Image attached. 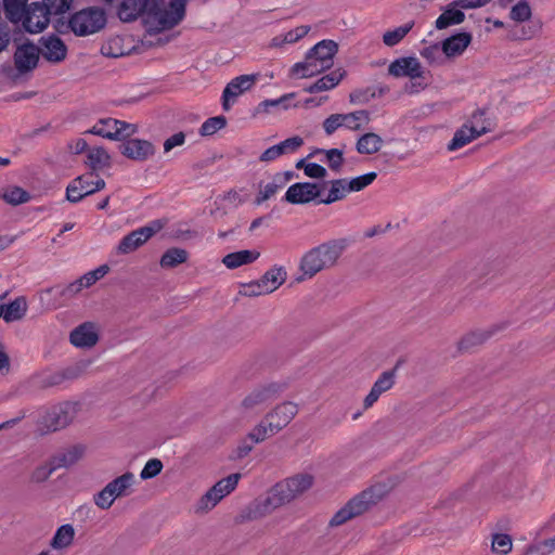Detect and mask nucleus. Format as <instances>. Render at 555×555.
<instances>
[{
    "mask_svg": "<svg viewBox=\"0 0 555 555\" xmlns=\"http://www.w3.org/2000/svg\"><path fill=\"white\" fill-rule=\"evenodd\" d=\"M186 1L170 0L166 9L165 0H122L117 14L122 22H132L141 14H147L156 21L158 30H168L179 25L184 18Z\"/></svg>",
    "mask_w": 555,
    "mask_h": 555,
    "instance_id": "1",
    "label": "nucleus"
},
{
    "mask_svg": "<svg viewBox=\"0 0 555 555\" xmlns=\"http://www.w3.org/2000/svg\"><path fill=\"white\" fill-rule=\"evenodd\" d=\"M312 483L313 477L309 474H299L278 482L263 501L255 504V515L262 516L271 513L307 491Z\"/></svg>",
    "mask_w": 555,
    "mask_h": 555,
    "instance_id": "2",
    "label": "nucleus"
},
{
    "mask_svg": "<svg viewBox=\"0 0 555 555\" xmlns=\"http://www.w3.org/2000/svg\"><path fill=\"white\" fill-rule=\"evenodd\" d=\"M347 246L346 238H338L327 241L308 250L300 260L302 276L297 281L311 279L320 271L335 266Z\"/></svg>",
    "mask_w": 555,
    "mask_h": 555,
    "instance_id": "3",
    "label": "nucleus"
},
{
    "mask_svg": "<svg viewBox=\"0 0 555 555\" xmlns=\"http://www.w3.org/2000/svg\"><path fill=\"white\" fill-rule=\"evenodd\" d=\"M298 405L292 401H284L266 414L263 420L247 435V439L255 443L264 441L285 428L297 415Z\"/></svg>",
    "mask_w": 555,
    "mask_h": 555,
    "instance_id": "4",
    "label": "nucleus"
},
{
    "mask_svg": "<svg viewBox=\"0 0 555 555\" xmlns=\"http://www.w3.org/2000/svg\"><path fill=\"white\" fill-rule=\"evenodd\" d=\"M384 486L376 485L363 490L361 493L348 501L330 520L331 527H337L346 521L363 514L371 506L378 503L385 495Z\"/></svg>",
    "mask_w": 555,
    "mask_h": 555,
    "instance_id": "5",
    "label": "nucleus"
},
{
    "mask_svg": "<svg viewBox=\"0 0 555 555\" xmlns=\"http://www.w3.org/2000/svg\"><path fill=\"white\" fill-rule=\"evenodd\" d=\"M106 25L105 12L100 8H87L73 14L67 27L77 36L94 34Z\"/></svg>",
    "mask_w": 555,
    "mask_h": 555,
    "instance_id": "6",
    "label": "nucleus"
},
{
    "mask_svg": "<svg viewBox=\"0 0 555 555\" xmlns=\"http://www.w3.org/2000/svg\"><path fill=\"white\" fill-rule=\"evenodd\" d=\"M73 0H42V2L35 1L30 3V15L39 12L38 21L35 25L28 24L27 33L37 34L42 31L50 22V15H59L67 12L72 7ZM33 16H28L27 23H31Z\"/></svg>",
    "mask_w": 555,
    "mask_h": 555,
    "instance_id": "7",
    "label": "nucleus"
},
{
    "mask_svg": "<svg viewBox=\"0 0 555 555\" xmlns=\"http://www.w3.org/2000/svg\"><path fill=\"white\" fill-rule=\"evenodd\" d=\"M242 475L231 474L216 482L198 501L197 513L208 512L214 508L224 496L230 494L237 486Z\"/></svg>",
    "mask_w": 555,
    "mask_h": 555,
    "instance_id": "8",
    "label": "nucleus"
},
{
    "mask_svg": "<svg viewBox=\"0 0 555 555\" xmlns=\"http://www.w3.org/2000/svg\"><path fill=\"white\" fill-rule=\"evenodd\" d=\"M165 223L166 222L162 219H155L146 225L131 231L119 242L117 253L126 255L137 250L147 240L159 232L165 227Z\"/></svg>",
    "mask_w": 555,
    "mask_h": 555,
    "instance_id": "9",
    "label": "nucleus"
},
{
    "mask_svg": "<svg viewBox=\"0 0 555 555\" xmlns=\"http://www.w3.org/2000/svg\"><path fill=\"white\" fill-rule=\"evenodd\" d=\"M286 387L287 385L285 383L279 382L260 385L243 399L242 406L245 410H254L263 403L275 400Z\"/></svg>",
    "mask_w": 555,
    "mask_h": 555,
    "instance_id": "10",
    "label": "nucleus"
},
{
    "mask_svg": "<svg viewBox=\"0 0 555 555\" xmlns=\"http://www.w3.org/2000/svg\"><path fill=\"white\" fill-rule=\"evenodd\" d=\"M260 74L241 75L233 78L222 92V108L228 112L236 99L244 92L250 90L259 80Z\"/></svg>",
    "mask_w": 555,
    "mask_h": 555,
    "instance_id": "11",
    "label": "nucleus"
},
{
    "mask_svg": "<svg viewBox=\"0 0 555 555\" xmlns=\"http://www.w3.org/2000/svg\"><path fill=\"white\" fill-rule=\"evenodd\" d=\"M39 56L40 48L30 40L18 44L13 55L17 74L21 76L33 72L38 66Z\"/></svg>",
    "mask_w": 555,
    "mask_h": 555,
    "instance_id": "12",
    "label": "nucleus"
},
{
    "mask_svg": "<svg viewBox=\"0 0 555 555\" xmlns=\"http://www.w3.org/2000/svg\"><path fill=\"white\" fill-rule=\"evenodd\" d=\"M90 173L75 178L66 188V199L70 203H78L88 195H91L105 188V181L98 179L89 180Z\"/></svg>",
    "mask_w": 555,
    "mask_h": 555,
    "instance_id": "13",
    "label": "nucleus"
},
{
    "mask_svg": "<svg viewBox=\"0 0 555 555\" xmlns=\"http://www.w3.org/2000/svg\"><path fill=\"white\" fill-rule=\"evenodd\" d=\"M75 405L66 402L50 409L42 417L41 424L48 431L66 427L74 418Z\"/></svg>",
    "mask_w": 555,
    "mask_h": 555,
    "instance_id": "14",
    "label": "nucleus"
},
{
    "mask_svg": "<svg viewBox=\"0 0 555 555\" xmlns=\"http://www.w3.org/2000/svg\"><path fill=\"white\" fill-rule=\"evenodd\" d=\"M322 188L314 182H297L292 184L285 195L284 201L294 205L308 204L321 196Z\"/></svg>",
    "mask_w": 555,
    "mask_h": 555,
    "instance_id": "15",
    "label": "nucleus"
},
{
    "mask_svg": "<svg viewBox=\"0 0 555 555\" xmlns=\"http://www.w3.org/2000/svg\"><path fill=\"white\" fill-rule=\"evenodd\" d=\"M118 150L121 155L135 162H145L155 154L153 143L142 139H128L119 144Z\"/></svg>",
    "mask_w": 555,
    "mask_h": 555,
    "instance_id": "16",
    "label": "nucleus"
},
{
    "mask_svg": "<svg viewBox=\"0 0 555 555\" xmlns=\"http://www.w3.org/2000/svg\"><path fill=\"white\" fill-rule=\"evenodd\" d=\"M388 74L393 77H409L411 80L422 78L424 69L416 57L406 56L396 59L388 66Z\"/></svg>",
    "mask_w": 555,
    "mask_h": 555,
    "instance_id": "17",
    "label": "nucleus"
},
{
    "mask_svg": "<svg viewBox=\"0 0 555 555\" xmlns=\"http://www.w3.org/2000/svg\"><path fill=\"white\" fill-rule=\"evenodd\" d=\"M338 51V44L333 40H322L311 48L307 54L308 60L318 64V69L323 72L333 65V57Z\"/></svg>",
    "mask_w": 555,
    "mask_h": 555,
    "instance_id": "18",
    "label": "nucleus"
},
{
    "mask_svg": "<svg viewBox=\"0 0 555 555\" xmlns=\"http://www.w3.org/2000/svg\"><path fill=\"white\" fill-rule=\"evenodd\" d=\"M41 44L40 54L51 63H59L65 60L67 48L63 40L55 36H42L39 40Z\"/></svg>",
    "mask_w": 555,
    "mask_h": 555,
    "instance_id": "19",
    "label": "nucleus"
},
{
    "mask_svg": "<svg viewBox=\"0 0 555 555\" xmlns=\"http://www.w3.org/2000/svg\"><path fill=\"white\" fill-rule=\"evenodd\" d=\"M304 139L299 135L288 138L279 144L268 147L260 156L262 163H270L282 155L293 154L304 145Z\"/></svg>",
    "mask_w": 555,
    "mask_h": 555,
    "instance_id": "20",
    "label": "nucleus"
},
{
    "mask_svg": "<svg viewBox=\"0 0 555 555\" xmlns=\"http://www.w3.org/2000/svg\"><path fill=\"white\" fill-rule=\"evenodd\" d=\"M3 10L5 17L13 24L22 22L23 28L27 31L28 23L26 20L30 16V4L27 0H3ZM36 22L29 23L34 26Z\"/></svg>",
    "mask_w": 555,
    "mask_h": 555,
    "instance_id": "21",
    "label": "nucleus"
},
{
    "mask_svg": "<svg viewBox=\"0 0 555 555\" xmlns=\"http://www.w3.org/2000/svg\"><path fill=\"white\" fill-rule=\"evenodd\" d=\"M397 366L392 370L383 372L377 380L374 383L367 396L364 398V409L371 408L383 395L388 391L395 385Z\"/></svg>",
    "mask_w": 555,
    "mask_h": 555,
    "instance_id": "22",
    "label": "nucleus"
},
{
    "mask_svg": "<svg viewBox=\"0 0 555 555\" xmlns=\"http://www.w3.org/2000/svg\"><path fill=\"white\" fill-rule=\"evenodd\" d=\"M99 340L95 325L91 322H85L74 328L69 335V341L79 348L93 347Z\"/></svg>",
    "mask_w": 555,
    "mask_h": 555,
    "instance_id": "23",
    "label": "nucleus"
},
{
    "mask_svg": "<svg viewBox=\"0 0 555 555\" xmlns=\"http://www.w3.org/2000/svg\"><path fill=\"white\" fill-rule=\"evenodd\" d=\"M472 41V35L463 31L455 34L441 43L442 53L448 57L461 55Z\"/></svg>",
    "mask_w": 555,
    "mask_h": 555,
    "instance_id": "24",
    "label": "nucleus"
},
{
    "mask_svg": "<svg viewBox=\"0 0 555 555\" xmlns=\"http://www.w3.org/2000/svg\"><path fill=\"white\" fill-rule=\"evenodd\" d=\"M467 124L477 130L479 137L493 131L496 127L495 118L488 115L487 108L474 111L467 119Z\"/></svg>",
    "mask_w": 555,
    "mask_h": 555,
    "instance_id": "25",
    "label": "nucleus"
},
{
    "mask_svg": "<svg viewBox=\"0 0 555 555\" xmlns=\"http://www.w3.org/2000/svg\"><path fill=\"white\" fill-rule=\"evenodd\" d=\"M86 133L99 135L108 140L120 141V132L117 129V119L102 118Z\"/></svg>",
    "mask_w": 555,
    "mask_h": 555,
    "instance_id": "26",
    "label": "nucleus"
},
{
    "mask_svg": "<svg viewBox=\"0 0 555 555\" xmlns=\"http://www.w3.org/2000/svg\"><path fill=\"white\" fill-rule=\"evenodd\" d=\"M460 7L451 2L446 10L436 20L435 26L437 29H444L452 25H459L464 22L465 14Z\"/></svg>",
    "mask_w": 555,
    "mask_h": 555,
    "instance_id": "27",
    "label": "nucleus"
},
{
    "mask_svg": "<svg viewBox=\"0 0 555 555\" xmlns=\"http://www.w3.org/2000/svg\"><path fill=\"white\" fill-rule=\"evenodd\" d=\"M346 72L341 69H336L331 72L330 74L324 75L320 79H318L311 86L305 88V91L308 93H318L326 90H331L335 88L344 78Z\"/></svg>",
    "mask_w": 555,
    "mask_h": 555,
    "instance_id": "28",
    "label": "nucleus"
},
{
    "mask_svg": "<svg viewBox=\"0 0 555 555\" xmlns=\"http://www.w3.org/2000/svg\"><path fill=\"white\" fill-rule=\"evenodd\" d=\"M85 452L82 446H73L64 451L55 454L51 460L53 462V468L69 467L77 463Z\"/></svg>",
    "mask_w": 555,
    "mask_h": 555,
    "instance_id": "29",
    "label": "nucleus"
},
{
    "mask_svg": "<svg viewBox=\"0 0 555 555\" xmlns=\"http://www.w3.org/2000/svg\"><path fill=\"white\" fill-rule=\"evenodd\" d=\"M326 184H330L328 194L324 198H320L318 201L319 204H325L330 205L335 202L344 199L347 194L349 193L348 186H347V179H335L330 182H324L321 186H325Z\"/></svg>",
    "mask_w": 555,
    "mask_h": 555,
    "instance_id": "30",
    "label": "nucleus"
},
{
    "mask_svg": "<svg viewBox=\"0 0 555 555\" xmlns=\"http://www.w3.org/2000/svg\"><path fill=\"white\" fill-rule=\"evenodd\" d=\"M478 132L475 128H472L467 121L457 129L453 135V139L448 144L449 151H456L467 145L472 141L478 139Z\"/></svg>",
    "mask_w": 555,
    "mask_h": 555,
    "instance_id": "31",
    "label": "nucleus"
},
{
    "mask_svg": "<svg viewBox=\"0 0 555 555\" xmlns=\"http://www.w3.org/2000/svg\"><path fill=\"white\" fill-rule=\"evenodd\" d=\"M260 253L257 250H240L225 255L222 263L229 269H235L243 264H248L257 260Z\"/></svg>",
    "mask_w": 555,
    "mask_h": 555,
    "instance_id": "32",
    "label": "nucleus"
},
{
    "mask_svg": "<svg viewBox=\"0 0 555 555\" xmlns=\"http://www.w3.org/2000/svg\"><path fill=\"white\" fill-rule=\"evenodd\" d=\"M86 165L92 170L90 176H93L94 171L111 166V156L104 147L99 146L89 149Z\"/></svg>",
    "mask_w": 555,
    "mask_h": 555,
    "instance_id": "33",
    "label": "nucleus"
},
{
    "mask_svg": "<svg viewBox=\"0 0 555 555\" xmlns=\"http://www.w3.org/2000/svg\"><path fill=\"white\" fill-rule=\"evenodd\" d=\"M383 142V139L378 134L367 132L358 139L356 150L359 154H375L380 150Z\"/></svg>",
    "mask_w": 555,
    "mask_h": 555,
    "instance_id": "34",
    "label": "nucleus"
},
{
    "mask_svg": "<svg viewBox=\"0 0 555 555\" xmlns=\"http://www.w3.org/2000/svg\"><path fill=\"white\" fill-rule=\"evenodd\" d=\"M3 319L5 322H14L21 320L27 311V302L25 297L20 296L9 305L1 306Z\"/></svg>",
    "mask_w": 555,
    "mask_h": 555,
    "instance_id": "35",
    "label": "nucleus"
},
{
    "mask_svg": "<svg viewBox=\"0 0 555 555\" xmlns=\"http://www.w3.org/2000/svg\"><path fill=\"white\" fill-rule=\"evenodd\" d=\"M134 481V475L130 472L122 474L121 476L109 481L105 488L111 492L114 500L127 495V490L132 486Z\"/></svg>",
    "mask_w": 555,
    "mask_h": 555,
    "instance_id": "36",
    "label": "nucleus"
},
{
    "mask_svg": "<svg viewBox=\"0 0 555 555\" xmlns=\"http://www.w3.org/2000/svg\"><path fill=\"white\" fill-rule=\"evenodd\" d=\"M498 327H491L490 330H478L474 331L466 336H464L459 343V348L461 350H469L470 348L485 343L488 338H490L495 332Z\"/></svg>",
    "mask_w": 555,
    "mask_h": 555,
    "instance_id": "37",
    "label": "nucleus"
},
{
    "mask_svg": "<svg viewBox=\"0 0 555 555\" xmlns=\"http://www.w3.org/2000/svg\"><path fill=\"white\" fill-rule=\"evenodd\" d=\"M75 537V529L72 525L66 524L62 525L57 528L56 532L54 533L50 546L54 550H63L68 547Z\"/></svg>",
    "mask_w": 555,
    "mask_h": 555,
    "instance_id": "38",
    "label": "nucleus"
},
{
    "mask_svg": "<svg viewBox=\"0 0 555 555\" xmlns=\"http://www.w3.org/2000/svg\"><path fill=\"white\" fill-rule=\"evenodd\" d=\"M287 273L283 267H274L268 270L259 280L264 287H268V293L278 289L286 280Z\"/></svg>",
    "mask_w": 555,
    "mask_h": 555,
    "instance_id": "39",
    "label": "nucleus"
},
{
    "mask_svg": "<svg viewBox=\"0 0 555 555\" xmlns=\"http://www.w3.org/2000/svg\"><path fill=\"white\" fill-rule=\"evenodd\" d=\"M189 254L185 249L179 247H171L167 249L159 261L162 268L171 269L185 262L188 260Z\"/></svg>",
    "mask_w": 555,
    "mask_h": 555,
    "instance_id": "40",
    "label": "nucleus"
},
{
    "mask_svg": "<svg viewBox=\"0 0 555 555\" xmlns=\"http://www.w3.org/2000/svg\"><path fill=\"white\" fill-rule=\"evenodd\" d=\"M285 184V181H282V173H276L273 178L272 182L267 183L266 185H262V183L259 184V193L255 198V204L260 205L263 202L271 198L279 189H281Z\"/></svg>",
    "mask_w": 555,
    "mask_h": 555,
    "instance_id": "41",
    "label": "nucleus"
},
{
    "mask_svg": "<svg viewBox=\"0 0 555 555\" xmlns=\"http://www.w3.org/2000/svg\"><path fill=\"white\" fill-rule=\"evenodd\" d=\"M81 291H82L81 283H79L78 280H76L66 286L50 287L46 291V293H48V294L53 293L54 296H57L60 298L59 305H63L65 301L73 298Z\"/></svg>",
    "mask_w": 555,
    "mask_h": 555,
    "instance_id": "42",
    "label": "nucleus"
},
{
    "mask_svg": "<svg viewBox=\"0 0 555 555\" xmlns=\"http://www.w3.org/2000/svg\"><path fill=\"white\" fill-rule=\"evenodd\" d=\"M362 119H364L365 122H369L370 120V113L365 109L356 111L348 114H340L343 126L353 131L361 129L360 121Z\"/></svg>",
    "mask_w": 555,
    "mask_h": 555,
    "instance_id": "43",
    "label": "nucleus"
},
{
    "mask_svg": "<svg viewBox=\"0 0 555 555\" xmlns=\"http://www.w3.org/2000/svg\"><path fill=\"white\" fill-rule=\"evenodd\" d=\"M317 153H324L327 159L328 167L333 171H339L344 164V153L343 150L339 149H331V150H322L318 149L314 153H311L309 157L313 156Z\"/></svg>",
    "mask_w": 555,
    "mask_h": 555,
    "instance_id": "44",
    "label": "nucleus"
},
{
    "mask_svg": "<svg viewBox=\"0 0 555 555\" xmlns=\"http://www.w3.org/2000/svg\"><path fill=\"white\" fill-rule=\"evenodd\" d=\"M413 24H405L395 28L393 30H388L383 35V42L387 47H393L398 44L412 29Z\"/></svg>",
    "mask_w": 555,
    "mask_h": 555,
    "instance_id": "45",
    "label": "nucleus"
},
{
    "mask_svg": "<svg viewBox=\"0 0 555 555\" xmlns=\"http://www.w3.org/2000/svg\"><path fill=\"white\" fill-rule=\"evenodd\" d=\"M227 126V118L222 115L210 117L203 122L199 128V134L202 137H209L215 134L218 130Z\"/></svg>",
    "mask_w": 555,
    "mask_h": 555,
    "instance_id": "46",
    "label": "nucleus"
},
{
    "mask_svg": "<svg viewBox=\"0 0 555 555\" xmlns=\"http://www.w3.org/2000/svg\"><path fill=\"white\" fill-rule=\"evenodd\" d=\"M2 197L8 204L16 206L29 202L31 196L24 189L20 186H13L11 189H8L3 193Z\"/></svg>",
    "mask_w": 555,
    "mask_h": 555,
    "instance_id": "47",
    "label": "nucleus"
},
{
    "mask_svg": "<svg viewBox=\"0 0 555 555\" xmlns=\"http://www.w3.org/2000/svg\"><path fill=\"white\" fill-rule=\"evenodd\" d=\"M292 73L294 75H300L302 78H308L320 73V69H318V64L312 60H308V54H306L304 62H299L293 65Z\"/></svg>",
    "mask_w": 555,
    "mask_h": 555,
    "instance_id": "48",
    "label": "nucleus"
},
{
    "mask_svg": "<svg viewBox=\"0 0 555 555\" xmlns=\"http://www.w3.org/2000/svg\"><path fill=\"white\" fill-rule=\"evenodd\" d=\"M377 178V173L372 171L365 175L352 178L350 180L347 179V186L350 192H360L369 186L374 180Z\"/></svg>",
    "mask_w": 555,
    "mask_h": 555,
    "instance_id": "49",
    "label": "nucleus"
},
{
    "mask_svg": "<svg viewBox=\"0 0 555 555\" xmlns=\"http://www.w3.org/2000/svg\"><path fill=\"white\" fill-rule=\"evenodd\" d=\"M513 546L512 538L506 533H495L492 538V551L500 555H506Z\"/></svg>",
    "mask_w": 555,
    "mask_h": 555,
    "instance_id": "50",
    "label": "nucleus"
},
{
    "mask_svg": "<svg viewBox=\"0 0 555 555\" xmlns=\"http://www.w3.org/2000/svg\"><path fill=\"white\" fill-rule=\"evenodd\" d=\"M509 16L515 22H525L531 17V8L526 0L519 1L515 4Z\"/></svg>",
    "mask_w": 555,
    "mask_h": 555,
    "instance_id": "51",
    "label": "nucleus"
},
{
    "mask_svg": "<svg viewBox=\"0 0 555 555\" xmlns=\"http://www.w3.org/2000/svg\"><path fill=\"white\" fill-rule=\"evenodd\" d=\"M374 98H376V89L374 87L358 89L349 94V101L353 104H365Z\"/></svg>",
    "mask_w": 555,
    "mask_h": 555,
    "instance_id": "52",
    "label": "nucleus"
},
{
    "mask_svg": "<svg viewBox=\"0 0 555 555\" xmlns=\"http://www.w3.org/2000/svg\"><path fill=\"white\" fill-rule=\"evenodd\" d=\"M162 469H163L162 461L158 459H151L145 463L143 469L140 473V477L143 480L154 478L158 474H160Z\"/></svg>",
    "mask_w": 555,
    "mask_h": 555,
    "instance_id": "53",
    "label": "nucleus"
},
{
    "mask_svg": "<svg viewBox=\"0 0 555 555\" xmlns=\"http://www.w3.org/2000/svg\"><path fill=\"white\" fill-rule=\"evenodd\" d=\"M442 49L439 44H431L421 51V55L430 64H441L443 62Z\"/></svg>",
    "mask_w": 555,
    "mask_h": 555,
    "instance_id": "54",
    "label": "nucleus"
},
{
    "mask_svg": "<svg viewBox=\"0 0 555 555\" xmlns=\"http://www.w3.org/2000/svg\"><path fill=\"white\" fill-rule=\"evenodd\" d=\"M268 287H264L260 280H256L243 285V291L241 292L244 296L256 297L268 293Z\"/></svg>",
    "mask_w": 555,
    "mask_h": 555,
    "instance_id": "55",
    "label": "nucleus"
},
{
    "mask_svg": "<svg viewBox=\"0 0 555 555\" xmlns=\"http://www.w3.org/2000/svg\"><path fill=\"white\" fill-rule=\"evenodd\" d=\"M294 96H295L294 93H288V94L282 95L279 99L264 100V101L259 103V105L257 107V112H268L269 107H276V106H280V105H283L284 108H287L286 102H288Z\"/></svg>",
    "mask_w": 555,
    "mask_h": 555,
    "instance_id": "56",
    "label": "nucleus"
},
{
    "mask_svg": "<svg viewBox=\"0 0 555 555\" xmlns=\"http://www.w3.org/2000/svg\"><path fill=\"white\" fill-rule=\"evenodd\" d=\"M94 504L101 509H108L114 503V496L112 498L111 492L104 487L100 492L93 496Z\"/></svg>",
    "mask_w": 555,
    "mask_h": 555,
    "instance_id": "57",
    "label": "nucleus"
},
{
    "mask_svg": "<svg viewBox=\"0 0 555 555\" xmlns=\"http://www.w3.org/2000/svg\"><path fill=\"white\" fill-rule=\"evenodd\" d=\"M309 31L310 26H298L295 29H292L287 31L285 35H283V40L286 41V43H295L301 38H304Z\"/></svg>",
    "mask_w": 555,
    "mask_h": 555,
    "instance_id": "58",
    "label": "nucleus"
},
{
    "mask_svg": "<svg viewBox=\"0 0 555 555\" xmlns=\"http://www.w3.org/2000/svg\"><path fill=\"white\" fill-rule=\"evenodd\" d=\"M54 470H56V468H53V462L51 460L49 466L37 467L31 475V479L35 482H43L51 476Z\"/></svg>",
    "mask_w": 555,
    "mask_h": 555,
    "instance_id": "59",
    "label": "nucleus"
},
{
    "mask_svg": "<svg viewBox=\"0 0 555 555\" xmlns=\"http://www.w3.org/2000/svg\"><path fill=\"white\" fill-rule=\"evenodd\" d=\"M339 127H343L340 114H332L323 121V128L327 135L333 134Z\"/></svg>",
    "mask_w": 555,
    "mask_h": 555,
    "instance_id": "60",
    "label": "nucleus"
},
{
    "mask_svg": "<svg viewBox=\"0 0 555 555\" xmlns=\"http://www.w3.org/2000/svg\"><path fill=\"white\" fill-rule=\"evenodd\" d=\"M305 175L313 179H324L327 175V171L323 166L317 163H309L305 166Z\"/></svg>",
    "mask_w": 555,
    "mask_h": 555,
    "instance_id": "61",
    "label": "nucleus"
},
{
    "mask_svg": "<svg viewBox=\"0 0 555 555\" xmlns=\"http://www.w3.org/2000/svg\"><path fill=\"white\" fill-rule=\"evenodd\" d=\"M117 129L120 132V141L124 142L137 132L138 127L134 124L117 119Z\"/></svg>",
    "mask_w": 555,
    "mask_h": 555,
    "instance_id": "62",
    "label": "nucleus"
},
{
    "mask_svg": "<svg viewBox=\"0 0 555 555\" xmlns=\"http://www.w3.org/2000/svg\"><path fill=\"white\" fill-rule=\"evenodd\" d=\"M254 446L253 443H249L247 439L243 440L233 451L231 454L232 460H241L247 456L250 451L253 450Z\"/></svg>",
    "mask_w": 555,
    "mask_h": 555,
    "instance_id": "63",
    "label": "nucleus"
},
{
    "mask_svg": "<svg viewBox=\"0 0 555 555\" xmlns=\"http://www.w3.org/2000/svg\"><path fill=\"white\" fill-rule=\"evenodd\" d=\"M185 141V134L180 131L171 135L170 138L166 139L164 142V151L169 152L173 147L182 145Z\"/></svg>",
    "mask_w": 555,
    "mask_h": 555,
    "instance_id": "64",
    "label": "nucleus"
}]
</instances>
